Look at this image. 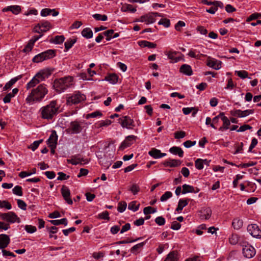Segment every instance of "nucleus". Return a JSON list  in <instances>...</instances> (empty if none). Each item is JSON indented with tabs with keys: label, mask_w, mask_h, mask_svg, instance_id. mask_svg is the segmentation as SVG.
<instances>
[{
	"label": "nucleus",
	"mask_w": 261,
	"mask_h": 261,
	"mask_svg": "<svg viewBox=\"0 0 261 261\" xmlns=\"http://www.w3.org/2000/svg\"><path fill=\"white\" fill-rule=\"evenodd\" d=\"M136 21L144 22L146 24L152 23L155 21V18L151 13L141 16L140 19Z\"/></svg>",
	"instance_id": "17"
},
{
	"label": "nucleus",
	"mask_w": 261,
	"mask_h": 261,
	"mask_svg": "<svg viewBox=\"0 0 261 261\" xmlns=\"http://www.w3.org/2000/svg\"><path fill=\"white\" fill-rule=\"evenodd\" d=\"M58 175H59V176L58 177L57 179L59 180H66L68 179L69 177V176L67 175L65 173L62 172H58Z\"/></svg>",
	"instance_id": "59"
},
{
	"label": "nucleus",
	"mask_w": 261,
	"mask_h": 261,
	"mask_svg": "<svg viewBox=\"0 0 261 261\" xmlns=\"http://www.w3.org/2000/svg\"><path fill=\"white\" fill-rule=\"evenodd\" d=\"M52 71L48 68L43 69L39 71V73L41 75L43 80H45L51 74Z\"/></svg>",
	"instance_id": "33"
},
{
	"label": "nucleus",
	"mask_w": 261,
	"mask_h": 261,
	"mask_svg": "<svg viewBox=\"0 0 261 261\" xmlns=\"http://www.w3.org/2000/svg\"><path fill=\"white\" fill-rule=\"evenodd\" d=\"M243 246V254L244 256L248 258H250L253 257L255 254V249L251 245L247 244V245L242 244Z\"/></svg>",
	"instance_id": "10"
},
{
	"label": "nucleus",
	"mask_w": 261,
	"mask_h": 261,
	"mask_svg": "<svg viewBox=\"0 0 261 261\" xmlns=\"http://www.w3.org/2000/svg\"><path fill=\"white\" fill-rule=\"evenodd\" d=\"M58 140V136L56 130H53L47 141L48 146H57Z\"/></svg>",
	"instance_id": "18"
},
{
	"label": "nucleus",
	"mask_w": 261,
	"mask_h": 261,
	"mask_svg": "<svg viewBox=\"0 0 261 261\" xmlns=\"http://www.w3.org/2000/svg\"><path fill=\"white\" fill-rule=\"evenodd\" d=\"M82 122L78 121H73L70 122L69 127L66 129L67 133L71 134H77L80 133L82 129Z\"/></svg>",
	"instance_id": "6"
},
{
	"label": "nucleus",
	"mask_w": 261,
	"mask_h": 261,
	"mask_svg": "<svg viewBox=\"0 0 261 261\" xmlns=\"http://www.w3.org/2000/svg\"><path fill=\"white\" fill-rule=\"evenodd\" d=\"M248 232L254 238H260L261 237V230L258 226L256 224L249 225L247 227Z\"/></svg>",
	"instance_id": "11"
},
{
	"label": "nucleus",
	"mask_w": 261,
	"mask_h": 261,
	"mask_svg": "<svg viewBox=\"0 0 261 261\" xmlns=\"http://www.w3.org/2000/svg\"><path fill=\"white\" fill-rule=\"evenodd\" d=\"M221 61L208 57V59L207 60L206 65L216 70H218L221 68Z\"/></svg>",
	"instance_id": "16"
},
{
	"label": "nucleus",
	"mask_w": 261,
	"mask_h": 261,
	"mask_svg": "<svg viewBox=\"0 0 261 261\" xmlns=\"http://www.w3.org/2000/svg\"><path fill=\"white\" fill-rule=\"evenodd\" d=\"M172 196L171 192L167 191L160 198V200L162 202L166 201L169 198H171Z\"/></svg>",
	"instance_id": "42"
},
{
	"label": "nucleus",
	"mask_w": 261,
	"mask_h": 261,
	"mask_svg": "<svg viewBox=\"0 0 261 261\" xmlns=\"http://www.w3.org/2000/svg\"><path fill=\"white\" fill-rule=\"evenodd\" d=\"M199 51H197V50H190V51L189 52L188 55L193 58H196L199 59Z\"/></svg>",
	"instance_id": "51"
},
{
	"label": "nucleus",
	"mask_w": 261,
	"mask_h": 261,
	"mask_svg": "<svg viewBox=\"0 0 261 261\" xmlns=\"http://www.w3.org/2000/svg\"><path fill=\"white\" fill-rule=\"evenodd\" d=\"M25 230L30 233H33L36 231L37 228L35 226L31 225H26L25 226Z\"/></svg>",
	"instance_id": "50"
},
{
	"label": "nucleus",
	"mask_w": 261,
	"mask_h": 261,
	"mask_svg": "<svg viewBox=\"0 0 261 261\" xmlns=\"http://www.w3.org/2000/svg\"><path fill=\"white\" fill-rule=\"evenodd\" d=\"M21 78V76H17L12 79L10 81L6 84L3 89L4 91L10 89L18 80Z\"/></svg>",
	"instance_id": "31"
},
{
	"label": "nucleus",
	"mask_w": 261,
	"mask_h": 261,
	"mask_svg": "<svg viewBox=\"0 0 261 261\" xmlns=\"http://www.w3.org/2000/svg\"><path fill=\"white\" fill-rule=\"evenodd\" d=\"M181 164L180 160L175 159H170L168 161H164L162 164L165 167H175L179 166Z\"/></svg>",
	"instance_id": "21"
},
{
	"label": "nucleus",
	"mask_w": 261,
	"mask_h": 261,
	"mask_svg": "<svg viewBox=\"0 0 261 261\" xmlns=\"http://www.w3.org/2000/svg\"><path fill=\"white\" fill-rule=\"evenodd\" d=\"M243 221L239 218H235L232 222V225L236 229H240L243 226Z\"/></svg>",
	"instance_id": "35"
},
{
	"label": "nucleus",
	"mask_w": 261,
	"mask_h": 261,
	"mask_svg": "<svg viewBox=\"0 0 261 261\" xmlns=\"http://www.w3.org/2000/svg\"><path fill=\"white\" fill-rule=\"evenodd\" d=\"M146 242L147 241L134 245L130 249V252L133 254H137L139 253V250L143 247Z\"/></svg>",
	"instance_id": "30"
},
{
	"label": "nucleus",
	"mask_w": 261,
	"mask_h": 261,
	"mask_svg": "<svg viewBox=\"0 0 261 261\" xmlns=\"http://www.w3.org/2000/svg\"><path fill=\"white\" fill-rule=\"evenodd\" d=\"M118 77L117 74L112 73L105 77V80L109 82L111 84H115L118 82Z\"/></svg>",
	"instance_id": "29"
},
{
	"label": "nucleus",
	"mask_w": 261,
	"mask_h": 261,
	"mask_svg": "<svg viewBox=\"0 0 261 261\" xmlns=\"http://www.w3.org/2000/svg\"><path fill=\"white\" fill-rule=\"evenodd\" d=\"M109 214L108 211H105L101 213H100L98 215L97 218L101 219L109 220Z\"/></svg>",
	"instance_id": "47"
},
{
	"label": "nucleus",
	"mask_w": 261,
	"mask_h": 261,
	"mask_svg": "<svg viewBox=\"0 0 261 261\" xmlns=\"http://www.w3.org/2000/svg\"><path fill=\"white\" fill-rule=\"evenodd\" d=\"M34 45V44H33L32 42L30 41L27 44V45L23 49L22 51L24 53L30 51L32 49Z\"/></svg>",
	"instance_id": "58"
},
{
	"label": "nucleus",
	"mask_w": 261,
	"mask_h": 261,
	"mask_svg": "<svg viewBox=\"0 0 261 261\" xmlns=\"http://www.w3.org/2000/svg\"><path fill=\"white\" fill-rule=\"evenodd\" d=\"M92 17L96 20L106 21L108 19V17L106 15H101L100 14H95L92 15Z\"/></svg>",
	"instance_id": "38"
},
{
	"label": "nucleus",
	"mask_w": 261,
	"mask_h": 261,
	"mask_svg": "<svg viewBox=\"0 0 261 261\" xmlns=\"http://www.w3.org/2000/svg\"><path fill=\"white\" fill-rule=\"evenodd\" d=\"M199 191V189L198 188H194L192 186L184 184L182 185V194H185L188 193H198Z\"/></svg>",
	"instance_id": "19"
},
{
	"label": "nucleus",
	"mask_w": 261,
	"mask_h": 261,
	"mask_svg": "<svg viewBox=\"0 0 261 261\" xmlns=\"http://www.w3.org/2000/svg\"><path fill=\"white\" fill-rule=\"evenodd\" d=\"M49 222L55 226L59 225L60 224H64L65 226H66L68 224L67 220L66 218H63L60 220H50Z\"/></svg>",
	"instance_id": "34"
},
{
	"label": "nucleus",
	"mask_w": 261,
	"mask_h": 261,
	"mask_svg": "<svg viewBox=\"0 0 261 261\" xmlns=\"http://www.w3.org/2000/svg\"><path fill=\"white\" fill-rule=\"evenodd\" d=\"M229 241L231 244L235 245L239 242V238L237 234H232L229 238Z\"/></svg>",
	"instance_id": "45"
},
{
	"label": "nucleus",
	"mask_w": 261,
	"mask_h": 261,
	"mask_svg": "<svg viewBox=\"0 0 261 261\" xmlns=\"http://www.w3.org/2000/svg\"><path fill=\"white\" fill-rule=\"evenodd\" d=\"M195 165L196 168L198 170H201L203 168V163L202 162V159H198L195 162Z\"/></svg>",
	"instance_id": "52"
},
{
	"label": "nucleus",
	"mask_w": 261,
	"mask_h": 261,
	"mask_svg": "<svg viewBox=\"0 0 261 261\" xmlns=\"http://www.w3.org/2000/svg\"><path fill=\"white\" fill-rule=\"evenodd\" d=\"M114 31L113 30H109L103 33V35L107 37L106 40L110 41L112 38V35L114 34Z\"/></svg>",
	"instance_id": "48"
},
{
	"label": "nucleus",
	"mask_w": 261,
	"mask_h": 261,
	"mask_svg": "<svg viewBox=\"0 0 261 261\" xmlns=\"http://www.w3.org/2000/svg\"><path fill=\"white\" fill-rule=\"evenodd\" d=\"M136 203H137V201H133L130 202L128 204V208L129 210L133 211V212H136V211H138L139 208L140 204H138L137 205Z\"/></svg>",
	"instance_id": "37"
},
{
	"label": "nucleus",
	"mask_w": 261,
	"mask_h": 261,
	"mask_svg": "<svg viewBox=\"0 0 261 261\" xmlns=\"http://www.w3.org/2000/svg\"><path fill=\"white\" fill-rule=\"evenodd\" d=\"M64 40L65 37L64 36H56L54 40H50V42L55 44H61L64 41Z\"/></svg>",
	"instance_id": "39"
},
{
	"label": "nucleus",
	"mask_w": 261,
	"mask_h": 261,
	"mask_svg": "<svg viewBox=\"0 0 261 261\" xmlns=\"http://www.w3.org/2000/svg\"><path fill=\"white\" fill-rule=\"evenodd\" d=\"M140 190L139 187L136 185L134 184L132 186V187L130 188V191L133 193L134 195H136L138 193V192Z\"/></svg>",
	"instance_id": "62"
},
{
	"label": "nucleus",
	"mask_w": 261,
	"mask_h": 261,
	"mask_svg": "<svg viewBox=\"0 0 261 261\" xmlns=\"http://www.w3.org/2000/svg\"><path fill=\"white\" fill-rule=\"evenodd\" d=\"M73 77L69 76L56 79L53 87L58 92L61 93L73 85Z\"/></svg>",
	"instance_id": "2"
},
{
	"label": "nucleus",
	"mask_w": 261,
	"mask_h": 261,
	"mask_svg": "<svg viewBox=\"0 0 261 261\" xmlns=\"http://www.w3.org/2000/svg\"><path fill=\"white\" fill-rule=\"evenodd\" d=\"M186 135V134L184 131H178L174 133V137L175 139H181L184 138Z\"/></svg>",
	"instance_id": "56"
},
{
	"label": "nucleus",
	"mask_w": 261,
	"mask_h": 261,
	"mask_svg": "<svg viewBox=\"0 0 261 261\" xmlns=\"http://www.w3.org/2000/svg\"><path fill=\"white\" fill-rule=\"evenodd\" d=\"M160 25H163L165 27L168 28L170 25V21L169 19L166 18L161 19L158 22Z\"/></svg>",
	"instance_id": "53"
},
{
	"label": "nucleus",
	"mask_w": 261,
	"mask_h": 261,
	"mask_svg": "<svg viewBox=\"0 0 261 261\" xmlns=\"http://www.w3.org/2000/svg\"><path fill=\"white\" fill-rule=\"evenodd\" d=\"M56 101H51L48 105L43 107L40 109L41 117L45 119H51L58 111Z\"/></svg>",
	"instance_id": "3"
},
{
	"label": "nucleus",
	"mask_w": 261,
	"mask_h": 261,
	"mask_svg": "<svg viewBox=\"0 0 261 261\" xmlns=\"http://www.w3.org/2000/svg\"><path fill=\"white\" fill-rule=\"evenodd\" d=\"M81 33L82 36L87 39L91 38L93 36V32L89 28L83 29Z\"/></svg>",
	"instance_id": "32"
},
{
	"label": "nucleus",
	"mask_w": 261,
	"mask_h": 261,
	"mask_svg": "<svg viewBox=\"0 0 261 261\" xmlns=\"http://www.w3.org/2000/svg\"><path fill=\"white\" fill-rule=\"evenodd\" d=\"M177 52L176 51H169L166 55L168 56L169 59L172 60L173 62L174 63V60H175V55L177 54Z\"/></svg>",
	"instance_id": "63"
},
{
	"label": "nucleus",
	"mask_w": 261,
	"mask_h": 261,
	"mask_svg": "<svg viewBox=\"0 0 261 261\" xmlns=\"http://www.w3.org/2000/svg\"><path fill=\"white\" fill-rule=\"evenodd\" d=\"M251 128H252V127L251 126H250L249 125L244 124V125L240 126V128H239V129L237 130V131L238 132H242L245 131L246 130L250 129Z\"/></svg>",
	"instance_id": "64"
},
{
	"label": "nucleus",
	"mask_w": 261,
	"mask_h": 261,
	"mask_svg": "<svg viewBox=\"0 0 261 261\" xmlns=\"http://www.w3.org/2000/svg\"><path fill=\"white\" fill-rule=\"evenodd\" d=\"M76 42V39H69V40H67L64 44L65 45V49L66 51H68L70 48L72 47V46L73 45V44Z\"/></svg>",
	"instance_id": "36"
},
{
	"label": "nucleus",
	"mask_w": 261,
	"mask_h": 261,
	"mask_svg": "<svg viewBox=\"0 0 261 261\" xmlns=\"http://www.w3.org/2000/svg\"><path fill=\"white\" fill-rule=\"evenodd\" d=\"M178 253L176 251L170 252L166 257L164 261H178Z\"/></svg>",
	"instance_id": "27"
},
{
	"label": "nucleus",
	"mask_w": 261,
	"mask_h": 261,
	"mask_svg": "<svg viewBox=\"0 0 261 261\" xmlns=\"http://www.w3.org/2000/svg\"><path fill=\"white\" fill-rule=\"evenodd\" d=\"M240 118L245 117L246 116H248L250 114H252L254 113V110H246L245 111H241L240 112Z\"/></svg>",
	"instance_id": "49"
},
{
	"label": "nucleus",
	"mask_w": 261,
	"mask_h": 261,
	"mask_svg": "<svg viewBox=\"0 0 261 261\" xmlns=\"http://www.w3.org/2000/svg\"><path fill=\"white\" fill-rule=\"evenodd\" d=\"M13 192L14 194L20 196H22L23 194L22 188L19 186H16L14 187V188L13 189Z\"/></svg>",
	"instance_id": "46"
},
{
	"label": "nucleus",
	"mask_w": 261,
	"mask_h": 261,
	"mask_svg": "<svg viewBox=\"0 0 261 261\" xmlns=\"http://www.w3.org/2000/svg\"><path fill=\"white\" fill-rule=\"evenodd\" d=\"M137 137L134 135H130L126 137L125 139L121 143L120 147V150H123L125 148L130 146L136 140Z\"/></svg>",
	"instance_id": "13"
},
{
	"label": "nucleus",
	"mask_w": 261,
	"mask_h": 261,
	"mask_svg": "<svg viewBox=\"0 0 261 261\" xmlns=\"http://www.w3.org/2000/svg\"><path fill=\"white\" fill-rule=\"evenodd\" d=\"M156 212V208H154L151 206H147L144 208L143 213L145 215L153 214Z\"/></svg>",
	"instance_id": "43"
},
{
	"label": "nucleus",
	"mask_w": 261,
	"mask_h": 261,
	"mask_svg": "<svg viewBox=\"0 0 261 261\" xmlns=\"http://www.w3.org/2000/svg\"><path fill=\"white\" fill-rule=\"evenodd\" d=\"M0 218L11 223H14L16 222L17 223L20 222L19 218L17 217L15 213L12 212H10L7 213H2L0 214Z\"/></svg>",
	"instance_id": "7"
},
{
	"label": "nucleus",
	"mask_w": 261,
	"mask_h": 261,
	"mask_svg": "<svg viewBox=\"0 0 261 261\" xmlns=\"http://www.w3.org/2000/svg\"><path fill=\"white\" fill-rule=\"evenodd\" d=\"M119 122L123 128L132 129L134 126V120L127 116L119 118Z\"/></svg>",
	"instance_id": "9"
},
{
	"label": "nucleus",
	"mask_w": 261,
	"mask_h": 261,
	"mask_svg": "<svg viewBox=\"0 0 261 261\" xmlns=\"http://www.w3.org/2000/svg\"><path fill=\"white\" fill-rule=\"evenodd\" d=\"M3 11V12L11 11L13 14L16 15L20 12L21 8L19 6L17 5L10 6L4 8Z\"/></svg>",
	"instance_id": "24"
},
{
	"label": "nucleus",
	"mask_w": 261,
	"mask_h": 261,
	"mask_svg": "<svg viewBox=\"0 0 261 261\" xmlns=\"http://www.w3.org/2000/svg\"><path fill=\"white\" fill-rule=\"evenodd\" d=\"M48 90L46 85L40 84L36 88L32 90L31 92L26 98V102L30 105L35 102H40L47 94Z\"/></svg>",
	"instance_id": "1"
},
{
	"label": "nucleus",
	"mask_w": 261,
	"mask_h": 261,
	"mask_svg": "<svg viewBox=\"0 0 261 261\" xmlns=\"http://www.w3.org/2000/svg\"><path fill=\"white\" fill-rule=\"evenodd\" d=\"M17 204L18 207L22 210L27 209V204L24 201L21 199L17 200Z\"/></svg>",
	"instance_id": "61"
},
{
	"label": "nucleus",
	"mask_w": 261,
	"mask_h": 261,
	"mask_svg": "<svg viewBox=\"0 0 261 261\" xmlns=\"http://www.w3.org/2000/svg\"><path fill=\"white\" fill-rule=\"evenodd\" d=\"M189 200L188 199H180L178 201L177 207L176 209V211L177 212H181L183 208L188 205Z\"/></svg>",
	"instance_id": "28"
},
{
	"label": "nucleus",
	"mask_w": 261,
	"mask_h": 261,
	"mask_svg": "<svg viewBox=\"0 0 261 261\" xmlns=\"http://www.w3.org/2000/svg\"><path fill=\"white\" fill-rule=\"evenodd\" d=\"M170 152L174 154L178 155L179 157L182 158L184 155V151L182 149L177 146H173L170 148Z\"/></svg>",
	"instance_id": "26"
},
{
	"label": "nucleus",
	"mask_w": 261,
	"mask_h": 261,
	"mask_svg": "<svg viewBox=\"0 0 261 261\" xmlns=\"http://www.w3.org/2000/svg\"><path fill=\"white\" fill-rule=\"evenodd\" d=\"M61 192L66 202L68 204H72L73 201L70 198V192L69 188L66 186H63L61 190Z\"/></svg>",
	"instance_id": "14"
},
{
	"label": "nucleus",
	"mask_w": 261,
	"mask_h": 261,
	"mask_svg": "<svg viewBox=\"0 0 261 261\" xmlns=\"http://www.w3.org/2000/svg\"><path fill=\"white\" fill-rule=\"evenodd\" d=\"M236 73L242 79H245L248 76V72L245 70L236 71Z\"/></svg>",
	"instance_id": "60"
},
{
	"label": "nucleus",
	"mask_w": 261,
	"mask_h": 261,
	"mask_svg": "<svg viewBox=\"0 0 261 261\" xmlns=\"http://www.w3.org/2000/svg\"><path fill=\"white\" fill-rule=\"evenodd\" d=\"M127 204L125 201H121L119 202L117 210L120 213L123 212L126 208Z\"/></svg>",
	"instance_id": "40"
},
{
	"label": "nucleus",
	"mask_w": 261,
	"mask_h": 261,
	"mask_svg": "<svg viewBox=\"0 0 261 261\" xmlns=\"http://www.w3.org/2000/svg\"><path fill=\"white\" fill-rule=\"evenodd\" d=\"M0 207H5L7 210H10L12 208L11 204L6 200H0Z\"/></svg>",
	"instance_id": "44"
},
{
	"label": "nucleus",
	"mask_w": 261,
	"mask_h": 261,
	"mask_svg": "<svg viewBox=\"0 0 261 261\" xmlns=\"http://www.w3.org/2000/svg\"><path fill=\"white\" fill-rule=\"evenodd\" d=\"M86 99L84 94H81L79 92H76L72 95L67 97L66 104L71 106L73 105H76L84 101Z\"/></svg>",
	"instance_id": "5"
},
{
	"label": "nucleus",
	"mask_w": 261,
	"mask_h": 261,
	"mask_svg": "<svg viewBox=\"0 0 261 261\" xmlns=\"http://www.w3.org/2000/svg\"><path fill=\"white\" fill-rule=\"evenodd\" d=\"M51 28L50 22L47 21L39 23L34 28V31L39 34L46 32Z\"/></svg>",
	"instance_id": "8"
},
{
	"label": "nucleus",
	"mask_w": 261,
	"mask_h": 261,
	"mask_svg": "<svg viewBox=\"0 0 261 261\" xmlns=\"http://www.w3.org/2000/svg\"><path fill=\"white\" fill-rule=\"evenodd\" d=\"M56 50L54 49H48L40 54L36 55L33 59V62L34 63H39L44 60L53 58L55 56Z\"/></svg>",
	"instance_id": "4"
},
{
	"label": "nucleus",
	"mask_w": 261,
	"mask_h": 261,
	"mask_svg": "<svg viewBox=\"0 0 261 261\" xmlns=\"http://www.w3.org/2000/svg\"><path fill=\"white\" fill-rule=\"evenodd\" d=\"M198 212L201 219L208 220L212 215V210L208 207H202Z\"/></svg>",
	"instance_id": "15"
},
{
	"label": "nucleus",
	"mask_w": 261,
	"mask_h": 261,
	"mask_svg": "<svg viewBox=\"0 0 261 261\" xmlns=\"http://www.w3.org/2000/svg\"><path fill=\"white\" fill-rule=\"evenodd\" d=\"M42 141V140L35 141L32 144H31L29 148L31 149L33 151H35Z\"/></svg>",
	"instance_id": "54"
},
{
	"label": "nucleus",
	"mask_w": 261,
	"mask_h": 261,
	"mask_svg": "<svg viewBox=\"0 0 261 261\" xmlns=\"http://www.w3.org/2000/svg\"><path fill=\"white\" fill-rule=\"evenodd\" d=\"M155 222L158 225L162 226L165 224V219L163 217L160 216L155 218Z\"/></svg>",
	"instance_id": "57"
},
{
	"label": "nucleus",
	"mask_w": 261,
	"mask_h": 261,
	"mask_svg": "<svg viewBox=\"0 0 261 261\" xmlns=\"http://www.w3.org/2000/svg\"><path fill=\"white\" fill-rule=\"evenodd\" d=\"M180 72L187 75H191L193 73V71L191 67L187 64H183L180 68Z\"/></svg>",
	"instance_id": "25"
},
{
	"label": "nucleus",
	"mask_w": 261,
	"mask_h": 261,
	"mask_svg": "<svg viewBox=\"0 0 261 261\" xmlns=\"http://www.w3.org/2000/svg\"><path fill=\"white\" fill-rule=\"evenodd\" d=\"M68 163H71L72 165H76L77 164H85L88 163L87 160L84 159L83 158H80L76 156H74L71 159L67 160Z\"/></svg>",
	"instance_id": "23"
},
{
	"label": "nucleus",
	"mask_w": 261,
	"mask_h": 261,
	"mask_svg": "<svg viewBox=\"0 0 261 261\" xmlns=\"http://www.w3.org/2000/svg\"><path fill=\"white\" fill-rule=\"evenodd\" d=\"M10 243V238L7 234L0 235V249L6 248Z\"/></svg>",
	"instance_id": "20"
},
{
	"label": "nucleus",
	"mask_w": 261,
	"mask_h": 261,
	"mask_svg": "<svg viewBox=\"0 0 261 261\" xmlns=\"http://www.w3.org/2000/svg\"><path fill=\"white\" fill-rule=\"evenodd\" d=\"M51 10L49 8H44L40 12V14L41 16L46 17L48 15L51 14Z\"/></svg>",
	"instance_id": "55"
},
{
	"label": "nucleus",
	"mask_w": 261,
	"mask_h": 261,
	"mask_svg": "<svg viewBox=\"0 0 261 261\" xmlns=\"http://www.w3.org/2000/svg\"><path fill=\"white\" fill-rule=\"evenodd\" d=\"M148 154L154 159H160L166 155V153H162L159 149L153 148L148 152Z\"/></svg>",
	"instance_id": "22"
},
{
	"label": "nucleus",
	"mask_w": 261,
	"mask_h": 261,
	"mask_svg": "<svg viewBox=\"0 0 261 261\" xmlns=\"http://www.w3.org/2000/svg\"><path fill=\"white\" fill-rule=\"evenodd\" d=\"M45 81L43 80L41 75L39 72L33 77V79L27 84L26 88L29 89L31 88L34 87L36 85L38 84L40 82Z\"/></svg>",
	"instance_id": "12"
},
{
	"label": "nucleus",
	"mask_w": 261,
	"mask_h": 261,
	"mask_svg": "<svg viewBox=\"0 0 261 261\" xmlns=\"http://www.w3.org/2000/svg\"><path fill=\"white\" fill-rule=\"evenodd\" d=\"M221 120L223 121V125L225 127V129H228L229 126L230 124V120L227 117L224 116V114L221 117Z\"/></svg>",
	"instance_id": "41"
}]
</instances>
